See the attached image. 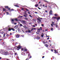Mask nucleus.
Listing matches in <instances>:
<instances>
[{
  "mask_svg": "<svg viewBox=\"0 0 60 60\" xmlns=\"http://www.w3.org/2000/svg\"><path fill=\"white\" fill-rule=\"evenodd\" d=\"M37 19L39 22H41V19H39V18H38Z\"/></svg>",
  "mask_w": 60,
  "mask_h": 60,
  "instance_id": "12",
  "label": "nucleus"
},
{
  "mask_svg": "<svg viewBox=\"0 0 60 60\" xmlns=\"http://www.w3.org/2000/svg\"><path fill=\"white\" fill-rule=\"evenodd\" d=\"M43 42L44 44H45V43H45V41H43Z\"/></svg>",
  "mask_w": 60,
  "mask_h": 60,
  "instance_id": "39",
  "label": "nucleus"
},
{
  "mask_svg": "<svg viewBox=\"0 0 60 60\" xmlns=\"http://www.w3.org/2000/svg\"><path fill=\"white\" fill-rule=\"evenodd\" d=\"M51 26H53V24H51Z\"/></svg>",
  "mask_w": 60,
  "mask_h": 60,
  "instance_id": "49",
  "label": "nucleus"
},
{
  "mask_svg": "<svg viewBox=\"0 0 60 60\" xmlns=\"http://www.w3.org/2000/svg\"><path fill=\"white\" fill-rule=\"evenodd\" d=\"M45 11L46 12H48V11H47V10H46Z\"/></svg>",
  "mask_w": 60,
  "mask_h": 60,
  "instance_id": "48",
  "label": "nucleus"
},
{
  "mask_svg": "<svg viewBox=\"0 0 60 60\" xmlns=\"http://www.w3.org/2000/svg\"><path fill=\"white\" fill-rule=\"evenodd\" d=\"M35 6L36 7L38 6V4H37L36 5H35Z\"/></svg>",
  "mask_w": 60,
  "mask_h": 60,
  "instance_id": "19",
  "label": "nucleus"
},
{
  "mask_svg": "<svg viewBox=\"0 0 60 60\" xmlns=\"http://www.w3.org/2000/svg\"><path fill=\"white\" fill-rule=\"evenodd\" d=\"M14 24H15V25H16L17 24V23H14Z\"/></svg>",
  "mask_w": 60,
  "mask_h": 60,
  "instance_id": "54",
  "label": "nucleus"
},
{
  "mask_svg": "<svg viewBox=\"0 0 60 60\" xmlns=\"http://www.w3.org/2000/svg\"><path fill=\"white\" fill-rule=\"evenodd\" d=\"M4 53L5 55H7L8 54V52H4Z\"/></svg>",
  "mask_w": 60,
  "mask_h": 60,
  "instance_id": "7",
  "label": "nucleus"
},
{
  "mask_svg": "<svg viewBox=\"0 0 60 60\" xmlns=\"http://www.w3.org/2000/svg\"><path fill=\"white\" fill-rule=\"evenodd\" d=\"M53 19H57V20H59V19H60V18L59 17H58L57 18V17H53Z\"/></svg>",
  "mask_w": 60,
  "mask_h": 60,
  "instance_id": "2",
  "label": "nucleus"
},
{
  "mask_svg": "<svg viewBox=\"0 0 60 60\" xmlns=\"http://www.w3.org/2000/svg\"><path fill=\"white\" fill-rule=\"evenodd\" d=\"M14 19H12L11 21L12 22H13L14 21Z\"/></svg>",
  "mask_w": 60,
  "mask_h": 60,
  "instance_id": "31",
  "label": "nucleus"
},
{
  "mask_svg": "<svg viewBox=\"0 0 60 60\" xmlns=\"http://www.w3.org/2000/svg\"><path fill=\"white\" fill-rule=\"evenodd\" d=\"M20 26H23V25L21 24H20Z\"/></svg>",
  "mask_w": 60,
  "mask_h": 60,
  "instance_id": "23",
  "label": "nucleus"
},
{
  "mask_svg": "<svg viewBox=\"0 0 60 60\" xmlns=\"http://www.w3.org/2000/svg\"><path fill=\"white\" fill-rule=\"evenodd\" d=\"M8 10L10 11V8H8Z\"/></svg>",
  "mask_w": 60,
  "mask_h": 60,
  "instance_id": "56",
  "label": "nucleus"
},
{
  "mask_svg": "<svg viewBox=\"0 0 60 60\" xmlns=\"http://www.w3.org/2000/svg\"><path fill=\"white\" fill-rule=\"evenodd\" d=\"M3 11H6V9H4V8H3Z\"/></svg>",
  "mask_w": 60,
  "mask_h": 60,
  "instance_id": "21",
  "label": "nucleus"
},
{
  "mask_svg": "<svg viewBox=\"0 0 60 60\" xmlns=\"http://www.w3.org/2000/svg\"><path fill=\"white\" fill-rule=\"evenodd\" d=\"M38 8L39 9H40H40H41V8H40L39 7H38Z\"/></svg>",
  "mask_w": 60,
  "mask_h": 60,
  "instance_id": "59",
  "label": "nucleus"
},
{
  "mask_svg": "<svg viewBox=\"0 0 60 60\" xmlns=\"http://www.w3.org/2000/svg\"><path fill=\"white\" fill-rule=\"evenodd\" d=\"M40 3H41V2L39 1L38 3V4H40Z\"/></svg>",
  "mask_w": 60,
  "mask_h": 60,
  "instance_id": "55",
  "label": "nucleus"
},
{
  "mask_svg": "<svg viewBox=\"0 0 60 60\" xmlns=\"http://www.w3.org/2000/svg\"><path fill=\"white\" fill-rule=\"evenodd\" d=\"M45 45L46 46V47H47V48L48 47V45L47 44H45Z\"/></svg>",
  "mask_w": 60,
  "mask_h": 60,
  "instance_id": "10",
  "label": "nucleus"
},
{
  "mask_svg": "<svg viewBox=\"0 0 60 60\" xmlns=\"http://www.w3.org/2000/svg\"><path fill=\"white\" fill-rule=\"evenodd\" d=\"M41 36L42 37H43L44 36V34H43V33H42L41 34Z\"/></svg>",
  "mask_w": 60,
  "mask_h": 60,
  "instance_id": "8",
  "label": "nucleus"
},
{
  "mask_svg": "<svg viewBox=\"0 0 60 60\" xmlns=\"http://www.w3.org/2000/svg\"><path fill=\"white\" fill-rule=\"evenodd\" d=\"M38 32H39L40 31V29H38Z\"/></svg>",
  "mask_w": 60,
  "mask_h": 60,
  "instance_id": "30",
  "label": "nucleus"
},
{
  "mask_svg": "<svg viewBox=\"0 0 60 60\" xmlns=\"http://www.w3.org/2000/svg\"><path fill=\"white\" fill-rule=\"evenodd\" d=\"M16 38H19V35L17 34L16 35Z\"/></svg>",
  "mask_w": 60,
  "mask_h": 60,
  "instance_id": "6",
  "label": "nucleus"
},
{
  "mask_svg": "<svg viewBox=\"0 0 60 60\" xmlns=\"http://www.w3.org/2000/svg\"><path fill=\"white\" fill-rule=\"evenodd\" d=\"M21 48V46H19L18 47H17V50H19V49H20Z\"/></svg>",
  "mask_w": 60,
  "mask_h": 60,
  "instance_id": "3",
  "label": "nucleus"
},
{
  "mask_svg": "<svg viewBox=\"0 0 60 60\" xmlns=\"http://www.w3.org/2000/svg\"><path fill=\"white\" fill-rule=\"evenodd\" d=\"M5 36H8V34H7L6 33L4 34L3 37H5Z\"/></svg>",
  "mask_w": 60,
  "mask_h": 60,
  "instance_id": "4",
  "label": "nucleus"
},
{
  "mask_svg": "<svg viewBox=\"0 0 60 60\" xmlns=\"http://www.w3.org/2000/svg\"><path fill=\"white\" fill-rule=\"evenodd\" d=\"M1 34H4V32L2 31L1 32Z\"/></svg>",
  "mask_w": 60,
  "mask_h": 60,
  "instance_id": "16",
  "label": "nucleus"
},
{
  "mask_svg": "<svg viewBox=\"0 0 60 60\" xmlns=\"http://www.w3.org/2000/svg\"><path fill=\"white\" fill-rule=\"evenodd\" d=\"M41 26H44V25L43 24H41Z\"/></svg>",
  "mask_w": 60,
  "mask_h": 60,
  "instance_id": "40",
  "label": "nucleus"
},
{
  "mask_svg": "<svg viewBox=\"0 0 60 60\" xmlns=\"http://www.w3.org/2000/svg\"><path fill=\"white\" fill-rule=\"evenodd\" d=\"M53 28H51V30H53Z\"/></svg>",
  "mask_w": 60,
  "mask_h": 60,
  "instance_id": "43",
  "label": "nucleus"
},
{
  "mask_svg": "<svg viewBox=\"0 0 60 60\" xmlns=\"http://www.w3.org/2000/svg\"><path fill=\"white\" fill-rule=\"evenodd\" d=\"M34 29L32 28V29L31 30V31L32 32V31H33V30H34Z\"/></svg>",
  "mask_w": 60,
  "mask_h": 60,
  "instance_id": "34",
  "label": "nucleus"
},
{
  "mask_svg": "<svg viewBox=\"0 0 60 60\" xmlns=\"http://www.w3.org/2000/svg\"><path fill=\"white\" fill-rule=\"evenodd\" d=\"M52 12H50V13H49V14H51V15H52Z\"/></svg>",
  "mask_w": 60,
  "mask_h": 60,
  "instance_id": "46",
  "label": "nucleus"
},
{
  "mask_svg": "<svg viewBox=\"0 0 60 60\" xmlns=\"http://www.w3.org/2000/svg\"><path fill=\"white\" fill-rule=\"evenodd\" d=\"M29 16H30V17H31V18H33V17L32 16H31V15H29Z\"/></svg>",
  "mask_w": 60,
  "mask_h": 60,
  "instance_id": "29",
  "label": "nucleus"
},
{
  "mask_svg": "<svg viewBox=\"0 0 60 60\" xmlns=\"http://www.w3.org/2000/svg\"><path fill=\"white\" fill-rule=\"evenodd\" d=\"M25 19L26 20H28V19L27 18H25Z\"/></svg>",
  "mask_w": 60,
  "mask_h": 60,
  "instance_id": "22",
  "label": "nucleus"
},
{
  "mask_svg": "<svg viewBox=\"0 0 60 60\" xmlns=\"http://www.w3.org/2000/svg\"><path fill=\"white\" fill-rule=\"evenodd\" d=\"M17 27H18L17 26H15V29L17 28Z\"/></svg>",
  "mask_w": 60,
  "mask_h": 60,
  "instance_id": "20",
  "label": "nucleus"
},
{
  "mask_svg": "<svg viewBox=\"0 0 60 60\" xmlns=\"http://www.w3.org/2000/svg\"><path fill=\"white\" fill-rule=\"evenodd\" d=\"M33 26L34 27H35V25H33Z\"/></svg>",
  "mask_w": 60,
  "mask_h": 60,
  "instance_id": "36",
  "label": "nucleus"
},
{
  "mask_svg": "<svg viewBox=\"0 0 60 60\" xmlns=\"http://www.w3.org/2000/svg\"><path fill=\"white\" fill-rule=\"evenodd\" d=\"M25 51H27V49H26L24 50Z\"/></svg>",
  "mask_w": 60,
  "mask_h": 60,
  "instance_id": "33",
  "label": "nucleus"
},
{
  "mask_svg": "<svg viewBox=\"0 0 60 60\" xmlns=\"http://www.w3.org/2000/svg\"><path fill=\"white\" fill-rule=\"evenodd\" d=\"M38 23H40V22H39V21H38Z\"/></svg>",
  "mask_w": 60,
  "mask_h": 60,
  "instance_id": "51",
  "label": "nucleus"
},
{
  "mask_svg": "<svg viewBox=\"0 0 60 60\" xmlns=\"http://www.w3.org/2000/svg\"><path fill=\"white\" fill-rule=\"evenodd\" d=\"M44 56H43L42 57V58H44Z\"/></svg>",
  "mask_w": 60,
  "mask_h": 60,
  "instance_id": "63",
  "label": "nucleus"
},
{
  "mask_svg": "<svg viewBox=\"0 0 60 60\" xmlns=\"http://www.w3.org/2000/svg\"><path fill=\"white\" fill-rule=\"evenodd\" d=\"M18 32H19L20 31V29L19 28L18 29Z\"/></svg>",
  "mask_w": 60,
  "mask_h": 60,
  "instance_id": "17",
  "label": "nucleus"
},
{
  "mask_svg": "<svg viewBox=\"0 0 60 60\" xmlns=\"http://www.w3.org/2000/svg\"><path fill=\"white\" fill-rule=\"evenodd\" d=\"M37 38H38V39H39V38H40L39 37H37Z\"/></svg>",
  "mask_w": 60,
  "mask_h": 60,
  "instance_id": "50",
  "label": "nucleus"
},
{
  "mask_svg": "<svg viewBox=\"0 0 60 60\" xmlns=\"http://www.w3.org/2000/svg\"><path fill=\"white\" fill-rule=\"evenodd\" d=\"M5 8H8V7L7 6H6L5 7Z\"/></svg>",
  "mask_w": 60,
  "mask_h": 60,
  "instance_id": "26",
  "label": "nucleus"
},
{
  "mask_svg": "<svg viewBox=\"0 0 60 60\" xmlns=\"http://www.w3.org/2000/svg\"><path fill=\"white\" fill-rule=\"evenodd\" d=\"M52 24H54V22H52Z\"/></svg>",
  "mask_w": 60,
  "mask_h": 60,
  "instance_id": "32",
  "label": "nucleus"
},
{
  "mask_svg": "<svg viewBox=\"0 0 60 60\" xmlns=\"http://www.w3.org/2000/svg\"><path fill=\"white\" fill-rule=\"evenodd\" d=\"M49 37H48L47 38V40H49Z\"/></svg>",
  "mask_w": 60,
  "mask_h": 60,
  "instance_id": "45",
  "label": "nucleus"
},
{
  "mask_svg": "<svg viewBox=\"0 0 60 60\" xmlns=\"http://www.w3.org/2000/svg\"><path fill=\"white\" fill-rule=\"evenodd\" d=\"M43 6L44 7H45V5H43Z\"/></svg>",
  "mask_w": 60,
  "mask_h": 60,
  "instance_id": "52",
  "label": "nucleus"
},
{
  "mask_svg": "<svg viewBox=\"0 0 60 60\" xmlns=\"http://www.w3.org/2000/svg\"><path fill=\"white\" fill-rule=\"evenodd\" d=\"M14 10H13V9H12L11 10H10L11 11H13Z\"/></svg>",
  "mask_w": 60,
  "mask_h": 60,
  "instance_id": "47",
  "label": "nucleus"
},
{
  "mask_svg": "<svg viewBox=\"0 0 60 60\" xmlns=\"http://www.w3.org/2000/svg\"><path fill=\"white\" fill-rule=\"evenodd\" d=\"M28 10L27 9H26V11H27Z\"/></svg>",
  "mask_w": 60,
  "mask_h": 60,
  "instance_id": "64",
  "label": "nucleus"
},
{
  "mask_svg": "<svg viewBox=\"0 0 60 60\" xmlns=\"http://www.w3.org/2000/svg\"><path fill=\"white\" fill-rule=\"evenodd\" d=\"M35 26H37V24H35Z\"/></svg>",
  "mask_w": 60,
  "mask_h": 60,
  "instance_id": "57",
  "label": "nucleus"
},
{
  "mask_svg": "<svg viewBox=\"0 0 60 60\" xmlns=\"http://www.w3.org/2000/svg\"><path fill=\"white\" fill-rule=\"evenodd\" d=\"M40 30H42V28H41V27H40Z\"/></svg>",
  "mask_w": 60,
  "mask_h": 60,
  "instance_id": "37",
  "label": "nucleus"
},
{
  "mask_svg": "<svg viewBox=\"0 0 60 60\" xmlns=\"http://www.w3.org/2000/svg\"><path fill=\"white\" fill-rule=\"evenodd\" d=\"M37 34H39V31H37Z\"/></svg>",
  "mask_w": 60,
  "mask_h": 60,
  "instance_id": "24",
  "label": "nucleus"
},
{
  "mask_svg": "<svg viewBox=\"0 0 60 60\" xmlns=\"http://www.w3.org/2000/svg\"><path fill=\"white\" fill-rule=\"evenodd\" d=\"M21 22L23 24H25L26 23V21L22 20L21 21Z\"/></svg>",
  "mask_w": 60,
  "mask_h": 60,
  "instance_id": "5",
  "label": "nucleus"
},
{
  "mask_svg": "<svg viewBox=\"0 0 60 60\" xmlns=\"http://www.w3.org/2000/svg\"><path fill=\"white\" fill-rule=\"evenodd\" d=\"M23 16H24L25 17H27V15H24Z\"/></svg>",
  "mask_w": 60,
  "mask_h": 60,
  "instance_id": "18",
  "label": "nucleus"
},
{
  "mask_svg": "<svg viewBox=\"0 0 60 60\" xmlns=\"http://www.w3.org/2000/svg\"><path fill=\"white\" fill-rule=\"evenodd\" d=\"M54 51L55 52V53H56V50H55Z\"/></svg>",
  "mask_w": 60,
  "mask_h": 60,
  "instance_id": "53",
  "label": "nucleus"
},
{
  "mask_svg": "<svg viewBox=\"0 0 60 60\" xmlns=\"http://www.w3.org/2000/svg\"><path fill=\"white\" fill-rule=\"evenodd\" d=\"M15 21H19L18 20V19H15Z\"/></svg>",
  "mask_w": 60,
  "mask_h": 60,
  "instance_id": "15",
  "label": "nucleus"
},
{
  "mask_svg": "<svg viewBox=\"0 0 60 60\" xmlns=\"http://www.w3.org/2000/svg\"><path fill=\"white\" fill-rule=\"evenodd\" d=\"M15 6H16V7H19V6L17 5H15Z\"/></svg>",
  "mask_w": 60,
  "mask_h": 60,
  "instance_id": "27",
  "label": "nucleus"
},
{
  "mask_svg": "<svg viewBox=\"0 0 60 60\" xmlns=\"http://www.w3.org/2000/svg\"><path fill=\"white\" fill-rule=\"evenodd\" d=\"M35 13H36V14H38V13L36 12H35Z\"/></svg>",
  "mask_w": 60,
  "mask_h": 60,
  "instance_id": "38",
  "label": "nucleus"
},
{
  "mask_svg": "<svg viewBox=\"0 0 60 60\" xmlns=\"http://www.w3.org/2000/svg\"><path fill=\"white\" fill-rule=\"evenodd\" d=\"M28 14H31V13H30L29 12H28Z\"/></svg>",
  "mask_w": 60,
  "mask_h": 60,
  "instance_id": "41",
  "label": "nucleus"
},
{
  "mask_svg": "<svg viewBox=\"0 0 60 60\" xmlns=\"http://www.w3.org/2000/svg\"><path fill=\"white\" fill-rule=\"evenodd\" d=\"M28 33H30L31 32V31H30V30H28Z\"/></svg>",
  "mask_w": 60,
  "mask_h": 60,
  "instance_id": "13",
  "label": "nucleus"
},
{
  "mask_svg": "<svg viewBox=\"0 0 60 60\" xmlns=\"http://www.w3.org/2000/svg\"><path fill=\"white\" fill-rule=\"evenodd\" d=\"M23 27L25 28H26V29H27V27L26 26H24Z\"/></svg>",
  "mask_w": 60,
  "mask_h": 60,
  "instance_id": "11",
  "label": "nucleus"
},
{
  "mask_svg": "<svg viewBox=\"0 0 60 60\" xmlns=\"http://www.w3.org/2000/svg\"><path fill=\"white\" fill-rule=\"evenodd\" d=\"M54 15L55 16H58V15L57 14H56Z\"/></svg>",
  "mask_w": 60,
  "mask_h": 60,
  "instance_id": "14",
  "label": "nucleus"
},
{
  "mask_svg": "<svg viewBox=\"0 0 60 60\" xmlns=\"http://www.w3.org/2000/svg\"><path fill=\"white\" fill-rule=\"evenodd\" d=\"M23 49H24L22 48V51H23L24 50Z\"/></svg>",
  "mask_w": 60,
  "mask_h": 60,
  "instance_id": "44",
  "label": "nucleus"
},
{
  "mask_svg": "<svg viewBox=\"0 0 60 60\" xmlns=\"http://www.w3.org/2000/svg\"><path fill=\"white\" fill-rule=\"evenodd\" d=\"M2 53H4L3 50H1L0 51V53L1 54H2Z\"/></svg>",
  "mask_w": 60,
  "mask_h": 60,
  "instance_id": "9",
  "label": "nucleus"
},
{
  "mask_svg": "<svg viewBox=\"0 0 60 60\" xmlns=\"http://www.w3.org/2000/svg\"><path fill=\"white\" fill-rule=\"evenodd\" d=\"M30 58H32V56H30Z\"/></svg>",
  "mask_w": 60,
  "mask_h": 60,
  "instance_id": "58",
  "label": "nucleus"
},
{
  "mask_svg": "<svg viewBox=\"0 0 60 60\" xmlns=\"http://www.w3.org/2000/svg\"><path fill=\"white\" fill-rule=\"evenodd\" d=\"M50 12H52V11L51 10L50 11Z\"/></svg>",
  "mask_w": 60,
  "mask_h": 60,
  "instance_id": "61",
  "label": "nucleus"
},
{
  "mask_svg": "<svg viewBox=\"0 0 60 60\" xmlns=\"http://www.w3.org/2000/svg\"><path fill=\"white\" fill-rule=\"evenodd\" d=\"M33 30H36V29L35 28H33Z\"/></svg>",
  "mask_w": 60,
  "mask_h": 60,
  "instance_id": "42",
  "label": "nucleus"
},
{
  "mask_svg": "<svg viewBox=\"0 0 60 60\" xmlns=\"http://www.w3.org/2000/svg\"><path fill=\"white\" fill-rule=\"evenodd\" d=\"M19 21H20V22H21V21H22L21 20H19Z\"/></svg>",
  "mask_w": 60,
  "mask_h": 60,
  "instance_id": "62",
  "label": "nucleus"
},
{
  "mask_svg": "<svg viewBox=\"0 0 60 60\" xmlns=\"http://www.w3.org/2000/svg\"><path fill=\"white\" fill-rule=\"evenodd\" d=\"M57 25V24H56V25L55 26H56V28H57V25Z\"/></svg>",
  "mask_w": 60,
  "mask_h": 60,
  "instance_id": "25",
  "label": "nucleus"
},
{
  "mask_svg": "<svg viewBox=\"0 0 60 60\" xmlns=\"http://www.w3.org/2000/svg\"><path fill=\"white\" fill-rule=\"evenodd\" d=\"M9 27V26H8V31H11V30H12L13 31H15V30L13 28H10Z\"/></svg>",
  "mask_w": 60,
  "mask_h": 60,
  "instance_id": "1",
  "label": "nucleus"
},
{
  "mask_svg": "<svg viewBox=\"0 0 60 60\" xmlns=\"http://www.w3.org/2000/svg\"><path fill=\"white\" fill-rule=\"evenodd\" d=\"M21 36H22V37H24V35H21Z\"/></svg>",
  "mask_w": 60,
  "mask_h": 60,
  "instance_id": "28",
  "label": "nucleus"
},
{
  "mask_svg": "<svg viewBox=\"0 0 60 60\" xmlns=\"http://www.w3.org/2000/svg\"><path fill=\"white\" fill-rule=\"evenodd\" d=\"M7 15H9V13L8 12H7Z\"/></svg>",
  "mask_w": 60,
  "mask_h": 60,
  "instance_id": "35",
  "label": "nucleus"
},
{
  "mask_svg": "<svg viewBox=\"0 0 60 60\" xmlns=\"http://www.w3.org/2000/svg\"><path fill=\"white\" fill-rule=\"evenodd\" d=\"M23 7H26V6H23Z\"/></svg>",
  "mask_w": 60,
  "mask_h": 60,
  "instance_id": "60",
  "label": "nucleus"
}]
</instances>
